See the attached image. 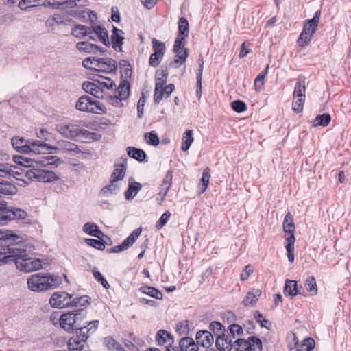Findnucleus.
I'll return each mask as SVG.
<instances>
[{
	"label": "nucleus",
	"mask_w": 351,
	"mask_h": 351,
	"mask_svg": "<svg viewBox=\"0 0 351 351\" xmlns=\"http://www.w3.org/2000/svg\"><path fill=\"white\" fill-rule=\"evenodd\" d=\"M168 73L167 71H162L161 73V77H157L156 80L155 88L158 90V88L165 87V84L167 82Z\"/></svg>",
	"instance_id": "60"
},
{
	"label": "nucleus",
	"mask_w": 351,
	"mask_h": 351,
	"mask_svg": "<svg viewBox=\"0 0 351 351\" xmlns=\"http://www.w3.org/2000/svg\"><path fill=\"white\" fill-rule=\"evenodd\" d=\"M305 287L307 291L312 293L313 295L317 293V283L314 277L309 276L306 279Z\"/></svg>",
	"instance_id": "50"
},
{
	"label": "nucleus",
	"mask_w": 351,
	"mask_h": 351,
	"mask_svg": "<svg viewBox=\"0 0 351 351\" xmlns=\"http://www.w3.org/2000/svg\"><path fill=\"white\" fill-rule=\"evenodd\" d=\"M305 77L299 76L294 88L293 97H306Z\"/></svg>",
	"instance_id": "30"
},
{
	"label": "nucleus",
	"mask_w": 351,
	"mask_h": 351,
	"mask_svg": "<svg viewBox=\"0 0 351 351\" xmlns=\"http://www.w3.org/2000/svg\"><path fill=\"white\" fill-rule=\"evenodd\" d=\"M171 213L169 211H165L160 217L159 220L156 222V228L158 230L161 229L167 223Z\"/></svg>",
	"instance_id": "59"
},
{
	"label": "nucleus",
	"mask_w": 351,
	"mask_h": 351,
	"mask_svg": "<svg viewBox=\"0 0 351 351\" xmlns=\"http://www.w3.org/2000/svg\"><path fill=\"white\" fill-rule=\"evenodd\" d=\"M87 324L85 326H82V323L80 326L77 327L74 331L75 334L82 338V339L87 340L88 338L95 332L98 328L99 320L90 321L85 322Z\"/></svg>",
	"instance_id": "15"
},
{
	"label": "nucleus",
	"mask_w": 351,
	"mask_h": 351,
	"mask_svg": "<svg viewBox=\"0 0 351 351\" xmlns=\"http://www.w3.org/2000/svg\"><path fill=\"white\" fill-rule=\"evenodd\" d=\"M261 295V291L258 289L253 290L247 293L246 296L243 300V304L245 306H254Z\"/></svg>",
	"instance_id": "34"
},
{
	"label": "nucleus",
	"mask_w": 351,
	"mask_h": 351,
	"mask_svg": "<svg viewBox=\"0 0 351 351\" xmlns=\"http://www.w3.org/2000/svg\"><path fill=\"white\" fill-rule=\"evenodd\" d=\"M95 70L103 73H112L117 70V63L112 58H97Z\"/></svg>",
	"instance_id": "16"
},
{
	"label": "nucleus",
	"mask_w": 351,
	"mask_h": 351,
	"mask_svg": "<svg viewBox=\"0 0 351 351\" xmlns=\"http://www.w3.org/2000/svg\"><path fill=\"white\" fill-rule=\"evenodd\" d=\"M156 340L159 346L168 343L171 346L173 343V337L165 330H160L156 335Z\"/></svg>",
	"instance_id": "32"
},
{
	"label": "nucleus",
	"mask_w": 351,
	"mask_h": 351,
	"mask_svg": "<svg viewBox=\"0 0 351 351\" xmlns=\"http://www.w3.org/2000/svg\"><path fill=\"white\" fill-rule=\"evenodd\" d=\"M80 134L84 136L86 138L93 140V141H99L101 138V135L94 132H89L85 129L81 130Z\"/></svg>",
	"instance_id": "62"
},
{
	"label": "nucleus",
	"mask_w": 351,
	"mask_h": 351,
	"mask_svg": "<svg viewBox=\"0 0 351 351\" xmlns=\"http://www.w3.org/2000/svg\"><path fill=\"white\" fill-rule=\"evenodd\" d=\"M302 287L299 286L296 281L286 280L284 293L286 296L294 297L298 294H302Z\"/></svg>",
	"instance_id": "23"
},
{
	"label": "nucleus",
	"mask_w": 351,
	"mask_h": 351,
	"mask_svg": "<svg viewBox=\"0 0 351 351\" xmlns=\"http://www.w3.org/2000/svg\"><path fill=\"white\" fill-rule=\"evenodd\" d=\"M189 32V29L187 19L184 17L180 18L178 22V34L188 37Z\"/></svg>",
	"instance_id": "47"
},
{
	"label": "nucleus",
	"mask_w": 351,
	"mask_h": 351,
	"mask_svg": "<svg viewBox=\"0 0 351 351\" xmlns=\"http://www.w3.org/2000/svg\"><path fill=\"white\" fill-rule=\"evenodd\" d=\"M80 111L88 112L93 114H104L106 112V107L99 101L93 99L90 96H81L75 105Z\"/></svg>",
	"instance_id": "9"
},
{
	"label": "nucleus",
	"mask_w": 351,
	"mask_h": 351,
	"mask_svg": "<svg viewBox=\"0 0 351 351\" xmlns=\"http://www.w3.org/2000/svg\"><path fill=\"white\" fill-rule=\"evenodd\" d=\"M283 230L285 232L289 234H294L295 232V224L293 223V217L290 213H287L285 217Z\"/></svg>",
	"instance_id": "40"
},
{
	"label": "nucleus",
	"mask_w": 351,
	"mask_h": 351,
	"mask_svg": "<svg viewBox=\"0 0 351 351\" xmlns=\"http://www.w3.org/2000/svg\"><path fill=\"white\" fill-rule=\"evenodd\" d=\"M173 51L176 53V57L172 64H182L186 62L187 57V50L184 47L174 48Z\"/></svg>",
	"instance_id": "42"
},
{
	"label": "nucleus",
	"mask_w": 351,
	"mask_h": 351,
	"mask_svg": "<svg viewBox=\"0 0 351 351\" xmlns=\"http://www.w3.org/2000/svg\"><path fill=\"white\" fill-rule=\"evenodd\" d=\"M85 242L86 244L97 249L103 250L105 248V245L101 239H85Z\"/></svg>",
	"instance_id": "54"
},
{
	"label": "nucleus",
	"mask_w": 351,
	"mask_h": 351,
	"mask_svg": "<svg viewBox=\"0 0 351 351\" xmlns=\"http://www.w3.org/2000/svg\"><path fill=\"white\" fill-rule=\"evenodd\" d=\"M92 28L84 25L77 24L73 28L71 34L73 36L78 39H84L86 37L87 34L91 33Z\"/></svg>",
	"instance_id": "28"
},
{
	"label": "nucleus",
	"mask_w": 351,
	"mask_h": 351,
	"mask_svg": "<svg viewBox=\"0 0 351 351\" xmlns=\"http://www.w3.org/2000/svg\"><path fill=\"white\" fill-rule=\"evenodd\" d=\"M82 230L86 234L95 237L99 239H101L104 237V233L99 229L97 224L93 222L86 223L82 228Z\"/></svg>",
	"instance_id": "26"
},
{
	"label": "nucleus",
	"mask_w": 351,
	"mask_h": 351,
	"mask_svg": "<svg viewBox=\"0 0 351 351\" xmlns=\"http://www.w3.org/2000/svg\"><path fill=\"white\" fill-rule=\"evenodd\" d=\"M320 16L321 10H317L313 19L308 20L305 23L303 31L298 40V43L300 46L304 47L308 45L311 41L313 34L317 30Z\"/></svg>",
	"instance_id": "10"
},
{
	"label": "nucleus",
	"mask_w": 351,
	"mask_h": 351,
	"mask_svg": "<svg viewBox=\"0 0 351 351\" xmlns=\"http://www.w3.org/2000/svg\"><path fill=\"white\" fill-rule=\"evenodd\" d=\"M10 220H11L10 207L1 204L0 206V224H5Z\"/></svg>",
	"instance_id": "46"
},
{
	"label": "nucleus",
	"mask_w": 351,
	"mask_h": 351,
	"mask_svg": "<svg viewBox=\"0 0 351 351\" xmlns=\"http://www.w3.org/2000/svg\"><path fill=\"white\" fill-rule=\"evenodd\" d=\"M116 182H112V178H110V184L104 186L101 191V193L104 196H109L110 195L113 194L115 193L118 189L119 186L115 184Z\"/></svg>",
	"instance_id": "51"
},
{
	"label": "nucleus",
	"mask_w": 351,
	"mask_h": 351,
	"mask_svg": "<svg viewBox=\"0 0 351 351\" xmlns=\"http://www.w3.org/2000/svg\"><path fill=\"white\" fill-rule=\"evenodd\" d=\"M10 218L13 219H23L27 217V212L23 209L10 207Z\"/></svg>",
	"instance_id": "45"
},
{
	"label": "nucleus",
	"mask_w": 351,
	"mask_h": 351,
	"mask_svg": "<svg viewBox=\"0 0 351 351\" xmlns=\"http://www.w3.org/2000/svg\"><path fill=\"white\" fill-rule=\"evenodd\" d=\"M130 84L128 80H123L113 94L106 97V101L110 105L121 108L123 106V101H125L130 95Z\"/></svg>",
	"instance_id": "8"
},
{
	"label": "nucleus",
	"mask_w": 351,
	"mask_h": 351,
	"mask_svg": "<svg viewBox=\"0 0 351 351\" xmlns=\"http://www.w3.org/2000/svg\"><path fill=\"white\" fill-rule=\"evenodd\" d=\"M144 138L147 143L150 145L156 146L160 143L159 138L154 131L145 133Z\"/></svg>",
	"instance_id": "48"
},
{
	"label": "nucleus",
	"mask_w": 351,
	"mask_h": 351,
	"mask_svg": "<svg viewBox=\"0 0 351 351\" xmlns=\"http://www.w3.org/2000/svg\"><path fill=\"white\" fill-rule=\"evenodd\" d=\"M93 276L95 279L100 282L103 287L106 289H108L110 287V285L108 282V281L106 280V278L102 276V274L97 270L94 269L93 271Z\"/></svg>",
	"instance_id": "63"
},
{
	"label": "nucleus",
	"mask_w": 351,
	"mask_h": 351,
	"mask_svg": "<svg viewBox=\"0 0 351 351\" xmlns=\"http://www.w3.org/2000/svg\"><path fill=\"white\" fill-rule=\"evenodd\" d=\"M62 283V278L50 274L38 273L31 275L27 279L29 289L35 292L54 289Z\"/></svg>",
	"instance_id": "5"
},
{
	"label": "nucleus",
	"mask_w": 351,
	"mask_h": 351,
	"mask_svg": "<svg viewBox=\"0 0 351 351\" xmlns=\"http://www.w3.org/2000/svg\"><path fill=\"white\" fill-rule=\"evenodd\" d=\"M209 328L217 335L225 332V327L219 322H212L209 325Z\"/></svg>",
	"instance_id": "57"
},
{
	"label": "nucleus",
	"mask_w": 351,
	"mask_h": 351,
	"mask_svg": "<svg viewBox=\"0 0 351 351\" xmlns=\"http://www.w3.org/2000/svg\"><path fill=\"white\" fill-rule=\"evenodd\" d=\"M12 144L13 147L22 153H32L34 154H43L42 156H45V154L54 153L51 150H57L58 148L56 147L49 146L45 143L43 141L39 140H25L22 137H13L12 138ZM40 158L36 157V158Z\"/></svg>",
	"instance_id": "3"
},
{
	"label": "nucleus",
	"mask_w": 351,
	"mask_h": 351,
	"mask_svg": "<svg viewBox=\"0 0 351 351\" xmlns=\"http://www.w3.org/2000/svg\"><path fill=\"white\" fill-rule=\"evenodd\" d=\"M114 86V82L111 78L104 76H98L97 78L93 79V82H84L82 84V88L85 92L106 101L105 96L110 95L107 90H112Z\"/></svg>",
	"instance_id": "6"
},
{
	"label": "nucleus",
	"mask_w": 351,
	"mask_h": 351,
	"mask_svg": "<svg viewBox=\"0 0 351 351\" xmlns=\"http://www.w3.org/2000/svg\"><path fill=\"white\" fill-rule=\"evenodd\" d=\"M127 154L130 157L134 158L139 162H143L147 156L143 149L134 147H128L127 148Z\"/></svg>",
	"instance_id": "33"
},
{
	"label": "nucleus",
	"mask_w": 351,
	"mask_h": 351,
	"mask_svg": "<svg viewBox=\"0 0 351 351\" xmlns=\"http://www.w3.org/2000/svg\"><path fill=\"white\" fill-rule=\"evenodd\" d=\"M142 232V228L135 229L119 245L114 246L109 250V252L119 253L128 250L139 237Z\"/></svg>",
	"instance_id": "13"
},
{
	"label": "nucleus",
	"mask_w": 351,
	"mask_h": 351,
	"mask_svg": "<svg viewBox=\"0 0 351 351\" xmlns=\"http://www.w3.org/2000/svg\"><path fill=\"white\" fill-rule=\"evenodd\" d=\"M72 295L66 292H55L51 295L49 303L51 306L58 308H64L69 307L68 301L71 300Z\"/></svg>",
	"instance_id": "14"
},
{
	"label": "nucleus",
	"mask_w": 351,
	"mask_h": 351,
	"mask_svg": "<svg viewBox=\"0 0 351 351\" xmlns=\"http://www.w3.org/2000/svg\"><path fill=\"white\" fill-rule=\"evenodd\" d=\"M22 241V238L19 234L13 231L0 229V246L6 247L5 251L0 252V267L14 262V254L12 253L11 250L15 249L16 243Z\"/></svg>",
	"instance_id": "4"
},
{
	"label": "nucleus",
	"mask_w": 351,
	"mask_h": 351,
	"mask_svg": "<svg viewBox=\"0 0 351 351\" xmlns=\"http://www.w3.org/2000/svg\"><path fill=\"white\" fill-rule=\"evenodd\" d=\"M172 172L171 171H167V174L165 175L162 182L160 185L162 189H164L163 192V197H162L160 204L162 203L165 197V196L167 194L168 191L169 190L171 185V181H172Z\"/></svg>",
	"instance_id": "39"
},
{
	"label": "nucleus",
	"mask_w": 351,
	"mask_h": 351,
	"mask_svg": "<svg viewBox=\"0 0 351 351\" xmlns=\"http://www.w3.org/2000/svg\"><path fill=\"white\" fill-rule=\"evenodd\" d=\"M210 178V169L208 167H206L203 171L202 176V178L200 180V182L199 184V188L200 189V193H204L208 188V186L209 184Z\"/></svg>",
	"instance_id": "41"
},
{
	"label": "nucleus",
	"mask_w": 351,
	"mask_h": 351,
	"mask_svg": "<svg viewBox=\"0 0 351 351\" xmlns=\"http://www.w3.org/2000/svg\"><path fill=\"white\" fill-rule=\"evenodd\" d=\"M123 32L117 27H113L112 34L111 36V40L112 47L114 50L122 51V45L124 40L123 36Z\"/></svg>",
	"instance_id": "25"
},
{
	"label": "nucleus",
	"mask_w": 351,
	"mask_h": 351,
	"mask_svg": "<svg viewBox=\"0 0 351 351\" xmlns=\"http://www.w3.org/2000/svg\"><path fill=\"white\" fill-rule=\"evenodd\" d=\"M142 188L141 184L136 182H130L128 189L125 192V197L127 200H131L134 198Z\"/></svg>",
	"instance_id": "31"
},
{
	"label": "nucleus",
	"mask_w": 351,
	"mask_h": 351,
	"mask_svg": "<svg viewBox=\"0 0 351 351\" xmlns=\"http://www.w3.org/2000/svg\"><path fill=\"white\" fill-rule=\"evenodd\" d=\"M228 330L230 333V337H231L232 339H235L236 335H241L243 334L242 327L236 324H230L228 327Z\"/></svg>",
	"instance_id": "56"
},
{
	"label": "nucleus",
	"mask_w": 351,
	"mask_h": 351,
	"mask_svg": "<svg viewBox=\"0 0 351 351\" xmlns=\"http://www.w3.org/2000/svg\"><path fill=\"white\" fill-rule=\"evenodd\" d=\"M233 339L225 333L219 334L216 338L215 346L219 351H230L233 347Z\"/></svg>",
	"instance_id": "18"
},
{
	"label": "nucleus",
	"mask_w": 351,
	"mask_h": 351,
	"mask_svg": "<svg viewBox=\"0 0 351 351\" xmlns=\"http://www.w3.org/2000/svg\"><path fill=\"white\" fill-rule=\"evenodd\" d=\"M121 162L115 164L114 169L112 173L111 178L112 182H117L122 180L126 171L127 158L125 156L121 158Z\"/></svg>",
	"instance_id": "20"
},
{
	"label": "nucleus",
	"mask_w": 351,
	"mask_h": 351,
	"mask_svg": "<svg viewBox=\"0 0 351 351\" xmlns=\"http://www.w3.org/2000/svg\"><path fill=\"white\" fill-rule=\"evenodd\" d=\"M76 48L79 51L87 53H96L97 51H99L100 53H104L106 51V49L103 47L87 41L78 42L76 44Z\"/></svg>",
	"instance_id": "21"
},
{
	"label": "nucleus",
	"mask_w": 351,
	"mask_h": 351,
	"mask_svg": "<svg viewBox=\"0 0 351 351\" xmlns=\"http://www.w3.org/2000/svg\"><path fill=\"white\" fill-rule=\"evenodd\" d=\"M315 343L313 339L306 338L300 344H298L295 351H311L315 347Z\"/></svg>",
	"instance_id": "43"
},
{
	"label": "nucleus",
	"mask_w": 351,
	"mask_h": 351,
	"mask_svg": "<svg viewBox=\"0 0 351 351\" xmlns=\"http://www.w3.org/2000/svg\"><path fill=\"white\" fill-rule=\"evenodd\" d=\"M87 315L84 308H78L71 312L64 313L59 319L60 325L66 331L73 332L75 328L80 326Z\"/></svg>",
	"instance_id": "7"
},
{
	"label": "nucleus",
	"mask_w": 351,
	"mask_h": 351,
	"mask_svg": "<svg viewBox=\"0 0 351 351\" xmlns=\"http://www.w3.org/2000/svg\"><path fill=\"white\" fill-rule=\"evenodd\" d=\"M70 306H77L79 304H88L89 303V298L86 295H84L79 298H75L73 300H69L68 301Z\"/></svg>",
	"instance_id": "58"
},
{
	"label": "nucleus",
	"mask_w": 351,
	"mask_h": 351,
	"mask_svg": "<svg viewBox=\"0 0 351 351\" xmlns=\"http://www.w3.org/2000/svg\"><path fill=\"white\" fill-rule=\"evenodd\" d=\"M38 0H20L18 4L21 10H26L30 8L38 6Z\"/></svg>",
	"instance_id": "53"
},
{
	"label": "nucleus",
	"mask_w": 351,
	"mask_h": 351,
	"mask_svg": "<svg viewBox=\"0 0 351 351\" xmlns=\"http://www.w3.org/2000/svg\"><path fill=\"white\" fill-rule=\"evenodd\" d=\"M304 97H293L292 102V109L295 113H300L303 110Z\"/></svg>",
	"instance_id": "52"
},
{
	"label": "nucleus",
	"mask_w": 351,
	"mask_h": 351,
	"mask_svg": "<svg viewBox=\"0 0 351 351\" xmlns=\"http://www.w3.org/2000/svg\"><path fill=\"white\" fill-rule=\"evenodd\" d=\"M13 160L23 167L0 162V177H14L18 180L23 181L25 184H29L34 180L43 182H51L60 179V174L40 167V166L42 167H58L60 163V160L57 156H45L35 158L15 156L13 157Z\"/></svg>",
	"instance_id": "1"
},
{
	"label": "nucleus",
	"mask_w": 351,
	"mask_h": 351,
	"mask_svg": "<svg viewBox=\"0 0 351 351\" xmlns=\"http://www.w3.org/2000/svg\"><path fill=\"white\" fill-rule=\"evenodd\" d=\"M14 256V262L16 268L21 271L29 273L43 268L45 263L37 258L30 257L27 254V249L21 241L16 243L15 249L11 250Z\"/></svg>",
	"instance_id": "2"
},
{
	"label": "nucleus",
	"mask_w": 351,
	"mask_h": 351,
	"mask_svg": "<svg viewBox=\"0 0 351 351\" xmlns=\"http://www.w3.org/2000/svg\"><path fill=\"white\" fill-rule=\"evenodd\" d=\"M90 18V28H92L91 31L94 32L95 36L97 37L98 40L101 42L104 45L108 47L110 45V42L109 40L108 32L106 29L102 25H97L91 18Z\"/></svg>",
	"instance_id": "17"
},
{
	"label": "nucleus",
	"mask_w": 351,
	"mask_h": 351,
	"mask_svg": "<svg viewBox=\"0 0 351 351\" xmlns=\"http://www.w3.org/2000/svg\"><path fill=\"white\" fill-rule=\"evenodd\" d=\"M234 343L238 346L236 351H261L263 348L261 340L255 336L250 337L247 340L238 339Z\"/></svg>",
	"instance_id": "11"
},
{
	"label": "nucleus",
	"mask_w": 351,
	"mask_h": 351,
	"mask_svg": "<svg viewBox=\"0 0 351 351\" xmlns=\"http://www.w3.org/2000/svg\"><path fill=\"white\" fill-rule=\"evenodd\" d=\"M295 238L294 234H290L289 237L285 239V247L287 252V257L289 262L293 263L294 261V243Z\"/></svg>",
	"instance_id": "29"
},
{
	"label": "nucleus",
	"mask_w": 351,
	"mask_h": 351,
	"mask_svg": "<svg viewBox=\"0 0 351 351\" xmlns=\"http://www.w3.org/2000/svg\"><path fill=\"white\" fill-rule=\"evenodd\" d=\"M152 43L154 49V53L164 56L166 49L165 43L160 42L156 38H153Z\"/></svg>",
	"instance_id": "49"
},
{
	"label": "nucleus",
	"mask_w": 351,
	"mask_h": 351,
	"mask_svg": "<svg viewBox=\"0 0 351 351\" xmlns=\"http://www.w3.org/2000/svg\"><path fill=\"white\" fill-rule=\"evenodd\" d=\"M139 291L146 295H149L152 298L157 300L162 299V293L158 289L152 287L144 286L139 289Z\"/></svg>",
	"instance_id": "37"
},
{
	"label": "nucleus",
	"mask_w": 351,
	"mask_h": 351,
	"mask_svg": "<svg viewBox=\"0 0 351 351\" xmlns=\"http://www.w3.org/2000/svg\"><path fill=\"white\" fill-rule=\"evenodd\" d=\"M162 58L163 56L159 54L155 53H152L149 60V65L152 67L158 66L162 61Z\"/></svg>",
	"instance_id": "64"
},
{
	"label": "nucleus",
	"mask_w": 351,
	"mask_h": 351,
	"mask_svg": "<svg viewBox=\"0 0 351 351\" xmlns=\"http://www.w3.org/2000/svg\"><path fill=\"white\" fill-rule=\"evenodd\" d=\"M193 134L192 130H187L183 134L181 147L183 152L187 151L193 143L194 141Z\"/></svg>",
	"instance_id": "36"
},
{
	"label": "nucleus",
	"mask_w": 351,
	"mask_h": 351,
	"mask_svg": "<svg viewBox=\"0 0 351 351\" xmlns=\"http://www.w3.org/2000/svg\"><path fill=\"white\" fill-rule=\"evenodd\" d=\"M56 130L64 137L73 139L81 133L80 127L76 123H62L57 124Z\"/></svg>",
	"instance_id": "12"
},
{
	"label": "nucleus",
	"mask_w": 351,
	"mask_h": 351,
	"mask_svg": "<svg viewBox=\"0 0 351 351\" xmlns=\"http://www.w3.org/2000/svg\"><path fill=\"white\" fill-rule=\"evenodd\" d=\"M17 193L16 186L8 182H0V197H6L15 195Z\"/></svg>",
	"instance_id": "27"
},
{
	"label": "nucleus",
	"mask_w": 351,
	"mask_h": 351,
	"mask_svg": "<svg viewBox=\"0 0 351 351\" xmlns=\"http://www.w3.org/2000/svg\"><path fill=\"white\" fill-rule=\"evenodd\" d=\"M68 348L70 351H90L86 340L82 339L77 335L69 339Z\"/></svg>",
	"instance_id": "19"
},
{
	"label": "nucleus",
	"mask_w": 351,
	"mask_h": 351,
	"mask_svg": "<svg viewBox=\"0 0 351 351\" xmlns=\"http://www.w3.org/2000/svg\"><path fill=\"white\" fill-rule=\"evenodd\" d=\"M173 90L174 85L173 84H169L165 87L158 88V90H156V88H155L154 95V103L156 104H159L163 98L169 97Z\"/></svg>",
	"instance_id": "24"
},
{
	"label": "nucleus",
	"mask_w": 351,
	"mask_h": 351,
	"mask_svg": "<svg viewBox=\"0 0 351 351\" xmlns=\"http://www.w3.org/2000/svg\"><path fill=\"white\" fill-rule=\"evenodd\" d=\"M331 118L329 114L317 115L313 121L314 126H327L330 122Z\"/></svg>",
	"instance_id": "44"
},
{
	"label": "nucleus",
	"mask_w": 351,
	"mask_h": 351,
	"mask_svg": "<svg viewBox=\"0 0 351 351\" xmlns=\"http://www.w3.org/2000/svg\"><path fill=\"white\" fill-rule=\"evenodd\" d=\"M121 69V75L123 80H128L131 77L132 68L130 62L126 60H121L119 61Z\"/></svg>",
	"instance_id": "35"
},
{
	"label": "nucleus",
	"mask_w": 351,
	"mask_h": 351,
	"mask_svg": "<svg viewBox=\"0 0 351 351\" xmlns=\"http://www.w3.org/2000/svg\"><path fill=\"white\" fill-rule=\"evenodd\" d=\"M214 337L208 330L199 331L196 334V341L197 344L204 348L210 347L213 343Z\"/></svg>",
	"instance_id": "22"
},
{
	"label": "nucleus",
	"mask_w": 351,
	"mask_h": 351,
	"mask_svg": "<svg viewBox=\"0 0 351 351\" xmlns=\"http://www.w3.org/2000/svg\"><path fill=\"white\" fill-rule=\"evenodd\" d=\"M232 109L237 113H241L247 110V106L243 101L235 100L231 103Z\"/></svg>",
	"instance_id": "55"
},
{
	"label": "nucleus",
	"mask_w": 351,
	"mask_h": 351,
	"mask_svg": "<svg viewBox=\"0 0 351 351\" xmlns=\"http://www.w3.org/2000/svg\"><path fill=\"white\" fill-rule=\"evenodd\" d=\"M176 331L180 335H187L189 331L188 322L183 321L179 322L176 326Z\"/></svg>",
	"instance_id": "61"
},
{
	"label": "nucleus",
	"mask_w": 351,
	"mask_h": 351,
	"mask_svg": "<svg viewBox=\"0 0 351 351\" xmlns=\"http://www.w3.org/2000/svg\"><path fill=\"white\" fill-rule=\"evenodd\" d=\"M104 343L111 351H125L123 346L111 337H105Z\"/></svg>",
	"instance_id": "38"
}]
</instances>
